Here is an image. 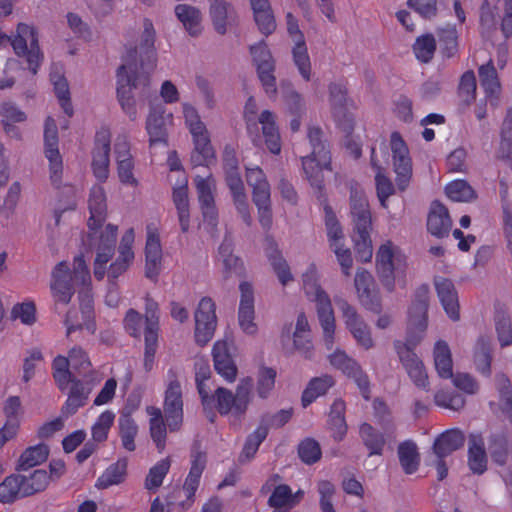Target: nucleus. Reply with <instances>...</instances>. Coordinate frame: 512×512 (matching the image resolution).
Wrapping results in <instances>:
<instances>
[{"label": "nucleus", "mask_w": 512, "mask_h": 512, "mask_svg": "<svg viewBox=\"0 0 512 512\" xmlns=\"http://www.w3.org/2000/svg\"><path fill=\"white\" fill-rule=\"evenodd\" d=\"M49 448L45 444L28 447L19 457L16 471H26L46 461Z\"/></svg>", "instance_id": "47"}, {"label": "nucleus", "mask_w": 512, "mask_h": 512, "mask_svg": "<svg viewBox=\"0 0 512 512\" xmlns=\"http://www.w3.org/2000/svg\"><path fill=\"white\" fill-rule=\"evenodd\" d=\"M22 481V474H11L7 476L0 483V502L9 504L19 498H24L25 496H22Z\"/></svg>", "instance_id": "54"}, {"label": "nucleus", "mask_w": 512, "mask_h": 512, "mask_svg": "<svg viewBox=\"0 0 512 512\" xmlns=\"http://www.w3.org/2000/svg\"><path fill=\"white\" fill-rule=\"evenodd\" d=\"M488 450L492 460L504 466L510 454V445L508 436L504 432L492 433L488 438Z\"/></svg>", "instance_id": "46"}, {"label": "nucleus", "mask_w": 512, "mask_h": 512, "mask_svg": "<svg viewBox=\"0 0 512 512\" xmlns=\"http://www.w3.org/2000/svg\"><path fill=\"white\" fill-rule=\"evenodd\" d=\"M438 40L442 54L453 57L458 51V35L454 26L447 25L437 30Z\"/></svg>", "instance_id": "62"}, {"label": "nucleus", "mask_w": 512, "mask_h": 512, "mask_svg": "<svg viewBox=\"0 0 512 512\" xmlns=\"http://www.w3.org/2000/svg\"><path fill=\"white\" fill-rule=\"evenodd\" d=\"M302 160V169L305 174L306 179L309 181L310 185L321 191L323 189V169H331V161L323 164L321 161V157L306 155L301 157Z\"/></svg>", "instance_id": "36"}, {"label": "nucleus", "mask_w": 512, "mask_h": 512, "mask_svg": "<svg viewBox=\"0 0 512 512\" xmlns=\"http://www.w3.org/2000/svg\"><path fill=\"white\" fill-rule=\"evenodd\" d=\"M194 181L202 215L206 221L215 224L218 218V211L213 194L215 181L211 175L207 178L196 176Z\"/></svg>", "instance_id": "23"}, {"label": "nucleus", "mask_w": 512, "mask_h": 512, "mask_svg": "<svg viewBox=\"0 0 512 512\" xmlns=\"http://www.w3.org/2000/svg\"><path fill=\"white\" fill-rule=\"evenodd\" d=\"M396 353L412 382L418 388L428 391V374L422 360L417 356V354L414 351H408L402 346H399Z\"/></svg>", "instance_id": "25"}, {"label": "nucleus", "mask_w": 512, "mask_h": 512, "mask_svg": "<svg viewBox=\"0 0 512 512\" xmlns=\"http://www.w3.org/2000/svg\"><path fill=\"white\" fill-rule=\"evenodd\" d=\"M376 273L387 291L395 288L396 272L401 267V256L395 253L392 242L381 245L376 253Z\"/></svg>", "instance_id": "11"}, {"label": "nucleus", "mask_w": 512, "mask_h": 512, "mask_svg": "<svg viewBox=\"0 0 512 512\" xmlns=\"http://www.w3.org/2000/svg\"><path fill=\"white\" fill-rule=\"evenodd\" d=\"M398 457L401 467L406 474H413L420 464V455L415 442L406 440L398 446Z\"/></svg>", "instance_id": "48"}, {"label": "nucleus", "mask_w": 512, "mask_h": 512, "mask_svg": "<svg viewBox=\"0 0 512 512\" xmlns=\"http://www.w3.org/2000/svg\"><path fill=\"white\" fill-rule=\"evenodd\" d=\"M214 368L227 381L232 382L237 376V367L231 355V346L226 340L214 343L212 349Z\"/></svg>", "instance_id": "27"}, {"label": "nucleus", "mask_w": 512, "mask_h": 512, "mask_svg": "<svg viewBox=\"0 0 512 512\" xmlns=\"http://www.w3.org/2000/svg\"><path fill=\"white\" fill-rule=\"evenodd\" d=\"M22 496H31L46 489L50 476L43 469L34 470L32 473L22 475Z\"/></svg>", "instance_id": "55"}, {"label": "nucleus", "mask_w": 512, "mask_h": 512, "mask_svg": "<svg viewBox=\"0 0 512 512\" xmlns=\"http://www.w3.org/2000/svg\"><path fill=\"white\" fill-rule=\"evenodd\" d=\"M145 276L153 282H157L161 271L162 248L159 236L149 233L145 247Z\"/></svg>", "instance_id": "30"}, {"label": "nucleus", "mask_w": 512, "mask_h": 512, "mask_svg": "<svg viewBox=\"0 0 512 512\" xmlns=\"http://www.w3.org/2000/svg\"><path fill=\"white\" fill-rule=\"evenodd\" d=\"M209 14L215 31L224 35L227 30L238 22L235 8L226 0H209Z\"/></svg>", "instance_id": "24"}, {"label": "nucleus", "mask_w": 512, "mask_h": 512, "mask_svg": "<svg viewBox=\"0 0 512 512\" xmlns=\"http://www.w3.org/2000/svg\"><path fill=\"white\" fill-rule=\"evenodd\" d=\"M350 214L353 224V240L358 258L369 261L372 257V216L365 194L352 190L350 195Z\"/></svg>", "instance_id": "4"}, {"label": "nucleus", "mask_w": 512, "mask_h": 512, "mask_svg": "<svg viewBox=\"0 0 512 512\" xmlns=\"http://www.w3.org/2000/svg\"><path fill=\"white\" fill-rule=\"evenodd\" d=\"M18 56L26 57L29 70L36 74L43 60V53L40 50L37 31L33 26L19 23L16 35L9 41Z\"/></svg>", "instance_id": "6"}, {"label": "nucleus", "mask_w": 512, "mask_h": 512, "mask_svg": "<svg viewBox=\"0 0 512 512\" xmlns=\"http://www.w3.org/2000/svg\"><path fill=\"white\" fill-rule=\"evenodd\" d=\"M168 385L165 390L163 412L170 432L179 431L183 424V395L177 373L168 371Z\"/></svg>", "instance_id": "7"}, {"label": "nucleus", "mask_w": 512, "mask_h": 512, "mask_svg": "<svg viewBox=\"0 0 512 512\" xmlns=\"http://www.w3.org/2000/svg\"><path fill=\"white\" fill-rule=\"evenodd\" d=\"M175 14L191 36L196 37L201 33V12L199 9L188 4H178L175 7Z\"/></svg>", "instance_id": "42"}, {"label": "nucleus", "mask_w": 512, "mask_h": 512, "mask_svg": "<svg viewBox=\"0 0 512 512\" xmlns=\"http://www.w3.org/2000/svg\"><path fill=\"white\" fill-rule=\"evenodd\" d=\"M434 365L439 377L448 379L453 377V361L448 344L439 340L434 347Z\"/></svg>", "instance_id": "45"}, {"label": "nucleus", "mask_w": 512, "mask_h": 512, "mask_svg": "<svg viewBox=\"0 0 512 512\" xmlns=\"http://www.w3.org/2000/svg\"><path fill=\"white\" fill-rule=\"evenodd\" d=\"M267 435V427L264 425H259L253 433L249 434L239 456V461L241 463L250 461L257 453L259 446L266 439Z\"/></svg>", "instance_id": "59"}, {"label": "nucleus", "mask_w": 512, "mask_h": 512, "mask_svg": "<svg viewBox=\"0 0 512 512\" xmlns=\"http://www.w3.org/2000/svg\"><path fill=\"white\" fill-rule=\"evenodd\" d=\"M465 435L462 430L453 428L441 433L434 441L433 452L438 458H445L463 447Z\"/></svg>", "instance_id": "33"}, {"label": "nucleus", "mask_w": 512, "mask_h": 512, "mask_svg": "<svg viewBox=\"0 0 512 512\" xmlns=\"http://www.w3.org/2000/svg\"><path fill=\"white\" fill-rule=\"evenodd\" d=\"M371 166L376 171L375 182L377 196L382 207H387L388 198L394 194L395 189L392 181L384 174V168L381 167L375 156V148H371Z\"/></svg>", "instance_id": "41"}, {"label": "nucleus", "mask_w": 512, "mask_h": 512, "mask_svg": "<svg viewBox=\"0 0 512 512\" xmlns=\"http://www.w3.org/2000/svg\"><path fill=\"white\" fill-rule=\"evenodd\" d=\"M430 302V289L427 284L420 285L414 292L411 305L408 309L409 323L428 324V308Z\"/></svg>", "instance_id": "32"}, {"label": "nucleus", "mask_w": 512, "mask_h": 512, "mask_svg": "<svg viewBox=\"0 0 512 512\" xmlns=\"http://www.w3.org/2000/svg\"><path fill=\"white\" fill-rule=\"evenodd\" d=\"M495 330L498 341L502 347L512 344V325L510 316L502 309H498L494 316Z\"/></svg>", "instance_id": "64"}, {"label": "nucleus", "mask_w": 512, "mask_h": 512, "mask_svg": "<svg viewBox=\"0 0 512 512\" xmlns=\"http://www.w3.org/2000/svg\"><path fill=\"white\" fill-rule=\"evenodd\" d=\"M252 380L247 378L242 380L237 386L235 394L229 389L218 387L213 395L214 401L207 408L215 407L221 415H227L234 412L236 415L245 414L250 402V392Z\"/></svg>", "instance_id": "5"}, {"label": "nucleus", "mask_w": 512, "mask_h": 512, "mask_svg": "<svg viewBox=\"0 0 512 512\" xmlns=\"http://www.w3.org/2000/svg\"><path fill=\"white\" fill-rule=\"evenodd\" d=\"M144 316L137 310L131 308L126 312L123 320L125 331L132 337L139 339L144 327V368L150 371L153 367L154 357L158 348V338L160 331V309L158 303L149 295L145 296Z\"/></svg>", "instance_id": "2"}, {"label": "nucleus", "mask_w": 512, "mask_h": 512, "mask_svg": "<svg viewBox=\"0 0 512 512\" xmlns=\"http://www.w3.org/2000/svg\"><path fill=\"white\" fill-rule=\"evenodd\" d=\"M338 306L343 314L345 325L353 335L357 344L363 347L365 350L373 348L374 341L371 336L370 328L358 314L356 309L346 300L339 301Z\"/></svg>", "instance_id": "15"}, {"label": "nucleus", "mask_w": 512, "mask_h": 512, "mask_svg": "<svg viewBox=\"0 0 512 512\" xmlns=\"http://www.w3.org/2000/svg\"><path fill=\"white\" fill-rule=\"evenodd\" d=\"M428 324L425 323H409L407 325V335L405 341L395 340L393 343L395 351H398L399 346L406 348L408 351L414 349L420 344L424 338Z\"/></svg>", "instance_id": "60"}, {"label": "nucleus", "mask_w": 512, "mask_h": 512, "mask_svg": "<svg viewBox=\"0 0 512 512\" xmlns=\"http://www.w3.org/2000/svg\"><path fill=\"white\" fill-rule=\"evenodd\" d=\"M90 217L87 225L90 230H97L106 219V194L102 186H94L89 197Z\"/></svg>", "instance_id": "31"}, {"label": "nucleus", "mask_w": 512, "mask_h": 512, "mask_svg": "<svg viewBox=\"0 0 512 512\" xmlns=\"http://www.w3.org/2000/svg\"><path fill=\"white\" fill-rule=\"evenodd\" d=\"M171 460L169 457L160 460L152 466L145 478V488L149 491L157 490L163 483V479L169 472Z\"/></svg>", "instance_id": "63"}, {"label": "nucleus", "mask_w": 512, "mask_h": 512, "mask_svg": "<svg viewBox=\"0 0 512 512\" xmlns=\"http://www.w3.org/2000/svg\"><path fill=\"white\" fill-rule=\"evenodd\" d=\"M219 256L222 262V274L225 280L231 277H243L245 266L243 261L233 254V243L230 236L225 235L219 247Z\"/></svg>", "instance_id": "29"}, {"label": "nucleus", "mask_w": 512, "mask_h": 512, "mask_svg": "<svg viewBox=\"0 0 512 512\" xmlns=\"http://www.w3.org/2000/svg\"><path fill=\"white\" fill-rule=\"evenodd\" d=\"M110 143L111 135L109 130L103 129L96 133L91 167L94 176L99 182H105L109 177Z\"/></svg>", "instance_id": "17"}, {"label": "nucleus", "mask_w": 512, "mask_h": 512, "mask_svg": "<svg viewBox=\"0 0 512 512\" xmlns=\"http://www.w3.org/2000/svg\"><path fill=\"white\" fill-rule=\"evenodd\" d=\"M345 402L338 398L336 399L331 407L328 414V428L332 433V437L335 441H342L347 433V424L345 421Z\"/></svg>", "instance_id": "37"}, {"label": "nucleus", "mask_w": 512, "mask_h": 512, "mask_svg": "<svg viewBox=\"0 0 512 512\" xmlns=\"http://www.w3.org/2000/svg\"><path fill=\"white\" fill-rule=\"evenodd\" d=\"M310 299L316 304V311L323 329L325 345L327 349H331L335 332V317L331 300L325 291L310 297Z\"/></svg>", "instance_id": "21"}, {"label": "nucleus", "mask_w": 512, "mask_h": 512, "mask_svg": "<svg viewBox=\"0 0 512 512\" xmlns=\"http://www.w3.org/2000/svg\"><path fill=\"white\" fill-rule=\"evenodd\" d=\"M117 226L108 224L98 237L90 234V246L96 250L94 261V276L102 280L106 274V264L112 259L115 253Z\"/></svg>", "instance_id": "9"}, {"label": "nucleus", "mask_w": 512, "mask_h": 512, "mask_svg": "<svg viewBox=\"0 0 512 512\" xmlns=\"http://www.w3.org/2000/svg\"><path fill=\"white\" fill-rule=\"evenodd\" d=\"M333 385L334 380L329 375H323L311 379L302 393L301 401L303 407L309 406L319 396L324 395Z\"/></svg>", "instance_id": "50"}, {"label": "nucleus", "mask_w": 512, "mask_h": 512, "mask_svg": "<svg viewBox=\"0 0 512 512\" xmlns=\"http://www.w3.org/2000/svg\"><path fill=\"white\" fill-rule=\"evenodd\" d=\"M155 29L149 19L143 21L139 48H130L118 67L117 99L123 112L131 121L138 118L133 90H139L144 97L149 94L150 75L156 67Z\"/></svg>", "instance_id": "1"}, {"label": "nucleus", "mask_w": 512, "mask_h": 512, "mask_svg": "<svg viewBox=\"0 0 512 512\" xmlns=\"http://www.w3.org/2000/svg\"><path fill=\"white\" fill-rule=\"evenodd\" d=\"M360 303L367 309L379 314L382 311L381 297L375 287L372 274L366 269L357 270L354 279Z\"/></svg>", "instance_id": "16"}, {"label": "nucleus", "mask_w": 512, "mask_h": 512, "mask_svg": "<svg viewBox=\"0 0 512 512\" xmlns=\"http://www.w3.org/2000/svg\"><path fill=\"white\" fill-rule=\"evenodd\" d=\"M258 106L253 97H249L244 107V121L247 133L257 147L263 139L268 150L273 154L281 151V139L275 122V115L270 110H264L257 118Z\"/></svg>", "instance_id": "3"}, {"label": "nucleus", "mask_w": 512, "mask_h": 512, "mask_svg": "<svg viewBox=\"0 0 512 512\" xmlns=\"http://www.w3.org/2000/svg\"><path fill=\"white\" fill-rule=\"evenodd\" d=\"M195 341L205 346L214 336L217 327L216 304L210 297H203L195 310Z\"/></svg>", "instance_id": "10"}, {"label": "nucleus", "mask_w": 512, "mask_h": 512, "mask_svg": "<svg viewBox=\"0 0 512 512\" xmlns=\"http://www.w3.org/2000/svg\"><path fill=\"white\" fill-rule=\"evenodd\" d=\"M75 284L77 283L74 280L68 263L65 261L59 262L52 271V280L50 283L55 301L68 304L74 295Z\"/></svg>", "instance_id": "18"}, {"label": "nucleus", "mask_w": 512, "mask_h": 512, "mask_svg": "<svg viewBox=\"0 0 512 512\" xmlns=\"http://www.w3.org/2000/svg\"><path fill=\"white\" fill-rule=\"evenodd\" d=\"M390 146L392 151L393 168L396 173V184L404 191L412 176V161L409 150L399 132L391 134Z\"/></svg>", "instance_id": "13"}, {"label": "nucleus", "mask_w": 512, "mask_h": 512, "mask_svg": "<svg viewBox=\"0 0 512 512\" xmlns=\"http://www.w3.org/2000/svg\"><path fill=\"white\" fill-rule=\"evenodd\" d=\"M359 433L363 444L369 450V456L382 455L386 442L384 432H378L369 423H363L360 425Z\"/></svg>", "instance_id": "51"}, {"label": "nucleus", "mask_w": 512, "mask_h": 512, "mask_svg": "<svg viewBox=\"0 0 512 512\" xmlns=\"http://www.w3.org/2000/svg\"><path fill=\"white\" fill-rule=\"evenodd\" d=\"M246 181L252 188V199L271 195L270 185L266 175L259 167L246 169Z\"/></svg>", "instance_id": "56"}, {"label": "nucleus", "mask_w": 512, "mask_h": 512, "mask_svg": "<svg viewBox=\"0 0 512 512\" xmlns=\"http://www.w3.org/2000/svg\"><path fill=\"white\" fill-rule=\"evenodd\" d=\"M307 138L311 146V153L309 155L321 157L323 164L331 161L330 147L325 134L320 127H309Z\"/></svg>", "instance_id": "49"}, {"label": "nucleus", "mask_w": 512, "mask_h": 512, "mask_svg": "<svg viewBox=\"0 0 512 512\" xmlns=\"http://www.w3.org/2000/svg\"><path fill=\"white\" fill-rule=\"evenodd\" d=\"M266 256L277 275L279 282L285 286L293 281V275L287 261L282 256L281 251L278 249L274 241H270L266 248Z\"/></svg>", "instance_id": "38"}, {"label": "nucleus", "mask_w": 512, "mask_h": 512, "mask_svg": "<svg viewBox=\"0 0 512 512\" xmlns=\"http://www.w3.org/2000/svg\"><path fill=\"white\" fill-rule=\"evenodd\" d=\"M434 286L448 317L453 321H458L460 319L459 301L454 283L450 279L437 276L434 278Z\"/></svg>", "instance_id": "26"}, {"label": "nucleus", "mask_w": 512, "mask_h": 512, "mask_svg": "<svg viewBox=\"0 0 512 512\" xmlns=\"http://www.w3.org/2000/svg\"><path fill=\"white\" fill-rule=\"evenodd\" d=\"M241 292L238 321L241 329L248 335H254L257 332V325L254 322V291L249 282H241L239 285Z\"/></svg>", "instance_id": "22"}, {"label": "nucleus", "mask_w": 512, "mask_h": 512, "mask_svg": "<svg viewBox=\"0 0 512 512\" xmlns=\"http://www.w3.org/2000/svg\"><path fill=\"white\" fill-rule=\"evenodd\" d=\"M487 454L484 440L480 434H470L468 440V466L469 469L478 475L487 470Z\"/></svg>", "instance_id": "34"}, {"label": "nucleus", "mask_w": 512, "mask_h": 512, "mask_svg": "<svg viewBox=\"0 0 512 512\" xmlns=\"http://www.w3.org/2000/svg\"><path fill=\"white\" fill-rule=\"evenodd\" d=\"M119 436L125 450L133 452L136 449L135 438L138 434V426L131 417V412H122L118 419Z\"/></svg>", "instance_id": "44"}, {"label": "nucleus", "mask_w": 512, "mask_h": 512, "mask_svg": "<svg viewBox=\"0 0 512 512\" xmlns=\"http://www.w3.org/2000/svg\"><path fill=\"white\" fill-rule=\"evenodd\" d=\"M252 60L256 66L258 78L270 99L277 96L275 72V60L264 41L250 46Z\"/></svg>", "instance_id": "8"}, {"label": "nucleus", "mask_w": 512, "mask_h": 512, "mask_svg": "<svg viewBox=\"0 0 512 512\" xmlns=\"http://www.w3.org/2000/svg\"><path fill=\"white\" fill-rule=\"evenodd\" d=\"M448 198L456 202H470L477 198L476 191L465 180H455L445 187Z\"/></svg>", "instance_id": "61"}, {"label": "nucleus", "mask_w": 512, "mask_h": 512, "mask_svg": "<svg viewBox=\"0 0 512 512\" xmlns=\"http://www.w3.org/2000/svg\"><path fill=\"white\" fill-rule=\"evenodd\" d=\"M81 312L83 316V323L74 324L72 321V311H68L65 317L64 324L66 325L67 331L66 336L72 339V334L76 331H80L83 327L89 330L92 334L96 330V325L92 321L93 318V301L90 297H85L81 303Z\"/></svg>", "instance_id": "40"}, {"label": "nucleus", "mask_w": 512, "mask_h": 512, "mask_svg": "<svg viewBox=\"0 0 512 512\" xmlns=\"http://www.w3.org/2000/svg\"><path fill=\"white\" fill-rule=\"evenodd\" d=\"M173 202L176 206L178 219L183 233L188 232L190 227V212L187 184L173 189Z\"/></svg>", "instance_id": "53"}, {"label": "nucleus", "mask_w": 512, "mask_h": 512, "mask_svg": "<svg viewBox=\"0 0 512 512\" xmlns=\"http://www.w3.org/2000/svg\"><path fill=\"white\" fill-rule=\"evenodd\" d=\"M99 381L100 379L95 371L85 375L82 380L74 377L70 382V391L65 405L62 407V413L66 416L73 415L79 408L86 405L94 385Z\"/></svg>", "instance_id": "14"}, {"label": "nucleus", "mask_w": 512, "mask_h": 512, "mask_svg": "<svg viewBox=\"0 0 512 512\" xmlns=\"http://www.w3.org/2000/svg\"><path fill=\"white\" fill-rule=\"evenodd\" d=\"M172 119V114L165 115L162 105H151L146 119V131L149 135L150 146L157 143L167 145V124L170 123Z\"/></svg>", "instance_id": "19"}, {"label": "nucleus", "mask_w": 512, "mask_h": 512, "mask_svg": "<svg viewBox=\"0 0 512 512\" xmlns=\"http://www.w3.org/2000/svg\"><path fill=\"white\" fill-rule=\"evenodd\" d=\"M44 145L45 156L49 160L51 182L55 187L59 188L62 179L63 162L58 149L57 125L50 116L46 118L44 124Z\"/></svg>", "instance_id": "12"}, {"label": "nucleus", "mask_w": 512, "mask_h": 512, "mask_svg": "<svg viewBox=\"0 0 512 512\" xmlns=\"http://www.w3.org/2000/svg\"><path fill=\"white\" fill-rule=\"evenodd\" d=\"M225 181L232 195L234 206L247 226L252 224L249 203L239 170L226 171Z\"/></svg>", "instance_id": "20"}, {"label": "nucleus", "mask_w": 512, "mask_h": 512, "mask_svg": "<svg viewBox=\"0 0 512 512\" xmlns=\"http://www.w3.org/2000/svg\"><path fill=\"white\" fill-rule=\"evenodd\" d=\"M194 142V152L191 160L197 166H208L215 160V152L210 142L208 130L191 134Z\"/></svg>", "instance_id": "35"}, {"label": "nucleus", "mask_w": 512, "mask_h": 512, "mask_svg": "<svg viewBox=\"0 0 512 512\" xmlns=\"http://www.w3.org/2000/svg\"><path fill=\"white\" fill-rule=\"evenodd\" d=\"M491 342L485 336H480L475 345L474 363L476 369L484 376L491 375Z\"/></svg>", "instance_id": "52"}, {"label": "nucleus", "mask_w": 512, "mask_h": 512, "mask_svg": "<svg viewBox=\"0 0 512 512\" xmlns=\"http://www.w3.org/2000/svg\"><path fill=\"white\" fill-rule=\"evenodd\" d=\"M210 374V366L206 361L198 360L195 362V381L204 408L214 401V398L210 397L209 388L205 383L210 378Z\"/></svg>", "instance_id": "58"}, {"label": "nucleus", "mask_w": 512, "mask_h": 512, "mask_svg": "<svg viewBox=\"0 0 512 512\" xmlns=\"http://www.w3.org/2000/svg\"><path fill=\"white\" fill-rule=\"evenodd\" d=\"M451 227L448 209L439 201H433L427 217V230L437 238H444L449 235Z\"/></svg>", "instance_id": "28"}, {"label": "nucleus", "mask_w": 512, "mask_h": 512, "mask_svg": "<svg viewBox=\"0 0 512 512\" xmlns=\"http://www.w3.org/2000/svg\"><path fill=\"white\" fill-rule=\"evenodd\" d=\"M71 366L69 357L57 356L52 362V375L58 389L62 392L67 390L71 380L76 377L71 373L69 367Z\"/></svg>", "instance_id": "57"}, {"label": "nucleus", "mask_w": 512, "mask_h": 512, "mask_svg": "<svg viewBox=\"0 0 512 512\" xmlns=\"http://www.w3.org/2000/svg\"><path fill=\"white\" fill-rule=\"evenodd\" d=\"M192 458L191 468L183 485L187 500L191 502L194 501L195 492L199 486L200 478L206 465V456L204 453L196 452L192 455Z\"/></svg>", "instance_id": "39"}, {"label": "nucleus", "mask_w": 512, "mask_h": 512, "mask_svg": "<svg viewBox=\"0 0 512 512\" xmlns=\"http://www.w3.org/2000/svg\"><path fill=\"white\" fill-rule=\"evenodd\" d=\"M127 475V460L119 459L111 464L98 477L95 486L98 489H107L113 485H119L124 482Z\"/></svg>", "instance_id": "43"}]
</instances>
